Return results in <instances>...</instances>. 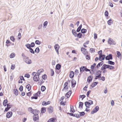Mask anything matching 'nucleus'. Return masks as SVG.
Segmentation results:
<instances>
[{
  "label": "nucleus",
  "instance_id": "obj_1",
  "mask_svg": "<svg viewBox=\"0 0 122 122\" xmlns=\"http://www.w3.org/2000/svg\"><path fill=\"white\" fill-rule=\"evenodd\" d=\"M38 111V113H37V112H36L35 113L33 114L34 115L33 117V119L34 122L39 120V117L38 114L40 113V112L39 110Z\"/></svg>",
  "mask_w": 122,
  "mask_h": 122
},
{
  "label": "nucleus",
  "instance_id": "obj_2",
  "mask_svg": "<svg viewBox=\"0 0 122 122\" xmlns=\"http://www.w3.org/2000/svg\"><path fill=\"white\" fill-rule=\"evenodd\" d=\"M28 111L30 112V113L32 114H34L36 112H37V113H38L39 110L35 109H34L31 107H29L28 109Z\"/></svg>",
  "mask_w": 122,
  "mask_h": 122
},
{
  "label": "nucleus",
  "instance_id": "obj_3",
  "mask_svg": "<svg viewBox=\"0 0 122 122\" xmlns=\"http://www.w3.org/2000/svg\"><path fill=\"white\" fill-rule=\"evenodd\" d=\"M108 44L110 45H115L116 44V42L113 39L109 38L107 41Z\"/></svg>",
  "mask_w": 122,
  "mask_h": 122
},
{
  "label": "nucleus",
  "instance_id": "obj_4",
  "mask_svg": "<svg viewBox=\"0 0 122 122\" xmlns=\"http://www.w3.org/2000/svg\"><path fill=\"white\" fill-rule=\"evenodd\" d=\"M106 56L104 54H99V60L100 61H102L104 60L105 59H106Z\"/></svg>",
  "mask_w": 122,
  "mask_h": 122
},
{
  "label": "nucleus",
  "instance_id": "obj_5",
  "mask_svg": "<svg viewBox=\"0 0 122 122\" xmlns=\"http://www.w3.org/2000/svg\"><path fill=\"white\" fill-rule=\"evenodd\" d=\"M86 107L87 108H90V107L91 105L93 104V102H89L88 101L85 102L84 103Z\"/></svg>",
  "mask_w": 122,
  "mask_h": 122
},
{
  "label": "nucleus",
  "instance_id": "obj_6",
  "mask_svg": "<svg viewBox=\"0 0 122 122\" xmlns=\"http://www.w3.org/2000/svg\"><path fill=\"white\" fill-rule=\"evenodd\" d=\"M67 114H69L70 116L76 117L77 118H79L80 117L79 115L78 114H74L69 112H67Z\"/></svg>",
  "mask_w": 122,
  "mask_h": 122
},
{
  "label": "nucleus",
  "instance_id": "obj_7",
  "mask_svg": "<svg viewBox=\"0 0 122 122\" xmlns=\"http://www.w3.org/2000/svg\"><path fill=\"white\" fill-rule=\"evenodd\" d=\"M24 60L25 62L28 64H31L32 62L31 60L28 57H27L25 58Z\"/></svg>",
  "mask_w": 122,
  "mask_h": 122
},
{
  "label": "nucleus",
  "instance_id": "obj_8",
  "mask_svg": "<svg viewBox=\"0 0 122 122\" xmlns=\"http://www.w3.org/2000/svg\"><path fill=\"white\" fill-rule=\"evenodd\" d=\"M99 110V107L98 106H96L93 110H92L91 112V114H94L96 112Z\"/></svg>",
  "mask_w": 122,
  "mask_h": 122
},
{
  "label": "nucleus",
  "instance_id": "obj_9",
  "mask_svg": "<svg viewBox=\"0 0 122 122\" xmlns=\"http://www.w3.org/2000/svg\"><path fill=\"white\" fill-rule=\"evenodd\" d=\"M35 45V44L34 42H31L30 44H27L25 45V46L26 47H28L29 48H30L31 47H34Z\"/></svg>",
  "mask_w": 122,
  "mask_h": 122
},
{
  "label": "nucleus",
  "instance_id": "obj_10",
  "mask_svg": "<svg viewBox=\"0 0 122 122\" xmlns=\"http://www.w3.org/2000/svg\"><path fill=\"white\" fill-rule=\"evenodd\" d=\"M54 48L58 55L59 54V50L60 48V47L58 44H56L54 46Z\"/></svg>",
  "mask_w": 122,
  "mask_h": 122
},
{
  "label": "nucleus",
  "instance_id": "obj_11",
  "mask_svg": "<svg viewBox=\"0 0 122 122\" xmlns=\"http://www.w3.org/2000/svg\"><path fill=\"white\" fill-rule=\"evenodd\" d=\"M47 110L49 113H51L53 111V108L51 106H50L47 108Z\"/></svg>",
  "mask_w": 122,
  "mask_h": 122
},
{
  "label": "nucleus",
  "instance_id": "obj_12",
  "mask_svg": "<svg viewBox=\"0 0 122 122\" xmlns=\"http://www.w3.org/2000/svg\"><path fill=\"white\" fill-rule=\"evenodd\" d=\"M72 92L71 90H69V91L67 92L65 95V97H67L66 98H69L70 97L72 94Z\"/></svg>",
  "mask_w": 122,
  "mask_h": 122
},
{
  "label": "nucleus",
  "instance_id": "obj_13",
  "mask_svg": "<svg viewBox=\"0 0 122 122\" xmlns=\"http://www.w3.org/2000/svg\"><path fill=\"white\" fill-rule=\"evenodd\" d=\"M13 114L12 112L11 111H9L7 113L6 117L7 118H10L12 116Z\"/></svg>",
  "mask_w": 122,
  "mask_h": 122
},
{
  "label": "nucleus",
  "instance_id": "obj_14",
  "mask_svg": "<svg viewBox=\"0 0 122 122\" xmlns=\"http://www.w3.org/2000/svg\"><path fill=\"white\" fill-rule=\"evenodd\" d=\"M113 59L112 55L111 54H109L108 56H106V60H112Z\"/></svg>",
  "mask_w": 122,
  "mask_h": 122
},
{
  "label": "nucleus",
  "instance_id": "obj_15",
  "mask_svg": "<svg viewBox=\"0 0 122 122\" xmlns=\"http://www.w3.org/2000/svg\"><path fill=\"white\" fill-rule=\"evenodd\" d=\"M46 108L44 107H42L41 110V112L40 113V116H41V115L42 114L46 112Z\"/></svg>",
  "mask_w": 122,
  "mask_h": 122
},
{
  "label": "nucleus",
  "instance_id": "obj_16",
  "mask_svg": "<svg viewBox=\"0 0 122 122\" xmlns=\"http://www.w3.org/2000/svg\"><path fill=\"white\" fill-rule=\"evenodd\" d=\"M51 102L50 101H48L47 102L45 101H43L42 102V105L43 106H46L50 104Z\"/></svg>",
  "mask_w": 122,
  "mask_h": 122
},
{
  "label": "nucleus",
  "instance_id": "obj_17",
  "mask_svg": "<svg viewBox=\"0 0 122 122\" xmlns=\"http://www.w3.org/2000/svg\"><path fill=\"white\" fill-rule=\"evenodd\" d=\"M71 87L72 88H74L76 84V81L72 79L71 81Z\"/></svg>",
  "mask_w": 122,
  "mask_h": 122
},
{
  "label": "nucleus",
  "instance_id": "obj_18",
  "mask_svg": "<svg viewBox=\"0 0 122 122\" xmlns=\"http://www.w3.org/2000/svg\"><path fill=\"white\" fill-rule=\"evenodd\" d=\"M93 79V76H88L87 78V82L89 84L92 82Z\"/></svg>",
  "mask_w": 122,
  "mask_h": 122
},
{
  "label": "nucleus",
  "instance_id": "obj_19",
  "mask_svg": "<svg viewBox=\"0 0 122 122\" xmlns=\"http://www.w3.org/2000/svg\"><path fill=\"white\" fill-rule=\"evenodd\" d=\"M33 79L34 81L35 82H37L39 81L40 80V78L39 76H38V75L34 76L33 78Z\"/></svg>",
  "mask_w": 122,
  "mask_h": 122
},
{
  "label": "nucleus",
  "instance_id": "obj_20",
  "mask_svg": "<svg viewBox=\"0 0 122 122\" xmlns=\"http://www.w3.org/2000/svg\"><path fill=\"white\" fill-rule=\"evenodd\" d=\"M101 62H99L96 66L95 69H98L99 67L101 66H102L103 64V61H101Z\"/></svg>",
  "mask_w": 122,
  "mask_h": 122
},
{
  "label": "nucleus",
  "instance_id": "obj_21",
  "mask_svg": "<svg viewBox=\"0 0 122 122\" xmlns=\"http://www.w3.org/2000/svg\"><path fill=\"white\" fill-rule=\"evenodd\" d=\"M108 65L105 64H103L101 69V70L102 71L103 69H108Z\"/></svg>",
  "mask_w": 122,
  "mask_h": 122
},
{
  "label": "nucleus",
  "instance_id": "obj_22",
  "mask_svg": "<svg viewBox=\"0 0 122 122\" xmlns=\"http://www.w3.org/2000/svg\"><path fill=\"white\" fill-rule=\"evenodd\" d=\"M116 53L117 54V57L121 60L122 59V56L120 51H117L116 52Z\"/></svg>",
  "mask_w": 122,
  "mask_h": 122
},
{
  "label": "nucleus",
  "instance_id": "obj_23",
  "mask_svg": "<svg viewBox=\"0 0 122 122\" xmlns=\"http://www.w3.org/2000/svg\"><path fill=\"white\" fill-rule=\"evenodd\" d=\"M74 72L72 71H70L69 75V77L71 79L73 78L74 77Z\"/></svg>",
  "mask_w": 122,
  "mask_h": 122
},
{
  "label": "nucleus",
  "instance_id": "obj_24",
  "mask_svg": "<svg viewBox=\"0 0 122 122\" xmlns=\"http://www.w3.org/2000/svg\"><path fill=\"white\" fill-rule=\"evenodd\" d=\"M61 67V65L59 63L57 64L56 66L55 69L56 71L60 69Z\"/></svg>",
  "mask_w": 122,
  "mask_h": 122
},
{
  "label": "nucleus",
  "instance_id": "obj_25",
  "mask_svg": "<svg viewBox=\"0 0 122 122\" xmlns=\"http://www.w3.org/2000/svg\"><path fill=\"white\" fill-rule=\"evenodd\" d=\"M102 72L101 70H98L96 71V75L101 77L102 76L101 72Z\"/></svg>",
  "mask_w": 122,
  "mask_h": 122
},
{
  "label": "nucleus",
  "instance_id": "obj_26",
  "mask_svg": "<svg viewBox=\"0 0 122 122\" xmlns=\"http://www.w3.org/2000/svg\"><path fill=\"white\" fill-rule=\"evenodd\" d=\"M8 101L7 99H5L4 100L3 102V105L4 107H6V106L7 105V104H8Z\"/></svg>",
  "mask_w": 122,
  "mask_h": 122
},
{
  "label": "nucleus",
  "instance_id": "obj_27",
  "mask_svg": "<svg viewBox=\"0 0 122 122\" xmlns=\"http://www.w3.org/2000/svg\"><path fill=\"white\" fill-rule=\"evenodd\" d=\"M79 103L78 108L81 109H83L84 103L82 102H79Z\"/></svg>",
  "mask_w": 122,
  "mask_h": 122
},
{
  "label": "nucleus",
  "instance_id": "obj_28",
  "mask_svg": "<svg viewBox=\"0 0 122 122\" xmlns=\"http://www.w3.org/2000/svg\"><path fill=\"white\" fill-rule=\"evenodd\" d=\"M86 50V49L85 48L83 47H82L81 48V51L82 53L84 55H86V54L85 52V50Z\"/></svg>",
  "mask_w": 122,
  "mask_h": 122
},
{
  "label": "nucleus",
  "instance_id": "obj_29",
  "mask_svg": "<svg viewBox=\"0 0 122 122\" xmlns=\"http://www.w3.org/2000/svg\"><path fill=\"white\" fill-rule=\"evenodd\" d=\"M41 94V91L39 90L36 93H34L33 95L34 96H36L38 97H40V95Z\"/></svg>",
  "mask_w": 122,
  "mask_h": 122
},
{
  "label": "nucleus",
  "instance_id": "obj_30",
  "mask_svg": "<svg viewBox=\"0 0 122 122\" xmlns=\"http://www.w3.org/2000/svg\"><path fill=\"white\" fill-rule=\"evenodd\" d=\"M13 91L14 94L15 95L17 96L18 95L19 92L17 88L13 89Z\"/></svg>",
  "mask_w": 122,
  "mask_h": 122
},
{
  "label": "nucleus",
  "instance_id": "obj_31",
  "mask_svg": "<svg viewBox=\"0 0 122 122\" xmlns=\"http://www.w3.org/2000/svg\"><path fill=\"white\" fill-rule=\"evenodd\" d=\"M72 33L73 35L75 37H76V36L77 34V32L74 29H73L72 30Z\"/></svg>",
  "mask_w": 122,
  "mask_h": 122
},
{
  "label": "nucleus",
  "instance_id": "obj_32",
  "mask_svg": "<svg viewBox=\"0 0 122 122\" xmlns=\"http://www.w3.org/2000/svg\"><path fill=\"white\" fill-rule=\"evenodd\" d=\"M68 85V83L67 82H66L65 83L64 85V88L62 90V91H63L64 90L66 89V88L67 87Z\"/></svg>",
  "mask_w": 122,
  "mask_h": 122
},
{
  "label": "nucleus",
  "instance_id": "obj_33",
  "mask_svg": "<svg viewBox=\"0 0 122 122\" xmlns=\"http://www.w3.org/2000/svg\"><path fill=\"white\" fill-rule=\"evenodd\" d=\"M10 40H7L6 41V44L5 45V46H6L7 47H8L10 45Z\"/></svg>",
  "mask_w": 122,
  "mask_h": 122
},
{
  "label": "nucleus",
  "instance_id": "obj_34",
  "mask_svg": "<svg viewBox=\"0 0 122 122\" xmlns=\"http://www.w3.org/2000/svg\"><path fill=\"white\" fill-rule=\"evenodd\" d=\"M107 23L109 25H111L113 23V21L111 19H110L107 21Z\"/></svg>",
  "mask_w": 122,
  "mask_h": 122
},
{
  "label": "nucleus",
  "instance_id": "obj_35",
  "mask_svg": "<svg viewBox=\"0 0 122 122\" xmlns=\"http://www.w3.org/2000/svg\"><path fill=\"white\" fill-rule=\"evenodd\" d=\"M87 31V30L86 29L82 28L81 29V32L82 34H84Z\"/></svg>",
  "mask_w": 122,
  "mask_h": 122
},
{
  "label": "nucleus",
  "instance_id": "obj_36",
  "mask_svg": "<svg viewBox=\"0 0 122 122\" xmlns=\"http://www.w3.org/2000/svg\"><path fill=\"white\" fill-rule=\"evenodd\" d=\"M114 68L115 67L114 66L108 64V69H109L110 70H112L114 69Z\"/></svg>",
  "mask_w": 122,
  "mask_h": 122
},
{
  "label": "nucleus",
  "instance_id": "obj_37",
  "mask_svg": "<svg viewBox=\"0 0 122 122\" xmlns=\"http://www.w3.org/2000/svg\"><path fill=\"white\" fill-rule=\"evenodd\" d=\"M46 88V87L44 86H42L41 87V90L42 92H44L45 91Z\"/></svg>",
  "mask_w": 122,
  "mask_h": 122
},
{
  "label": "nucleus",
  "instance_id": "obj_38",
  "mask_svg": "<svg viewBox=\"0 0 122 122\" xmlns=\"http://www.w3.org/2000/svg\"><path fill=\"white\" fill-rule=\"evenodd\" d=\"M107 63L108 64L111 65H114L115 64V63L114 62L110 60H109Z\"/></svg>",
  "mask_w": 122,
  "mask_h": 122
},
{
  "label": "nucleus",
  "instance_id": "obj_39",
  "mask_svg": "<svg viewBox=\"0 0 122 122\" xmlns=\"http://www.w3.org/2000/svg\"><path fill=\"white\" fill-rule=\"evenodd\" d=\"M48 22L47 21H46L44 22L43 24V27L44 28H46L47 26Z\"/></svg>",
  "mask_w": 122,
  "mask_h": 122
},
{
  "label": "nucleus",
  "instance_id": "obj_40",
  "mask_svg": "<svg viewBox=\"0 0 122 122\" xmlns=\"http://www.w3.org/2000/svg\"><path fill=\"white\" fill-rule=\"evenodd\" d=\"M98 82L97 81L95 82L92 83V87H94L96 85L98 84Z\"/></svg>",
  "mask_w": 122,
  "mask_h": 122
},
{
  "label": "nucleus",
  "instance_id": "obj_41",
  "mask_svg": "<svg viewBox=\"0 0 122 122\" xmlns=\"http://www.w3.org/2000/svg\"><path fill=\"white\" fill-rule=\"evenodd\" d=\"M78 112H79L80 113L79 115L80 117L81 116H84L85 114V113L84 112H79L78 111Z\"/></svg>",
  "mask_w": 122,
  "mask_h": 122
},
{
  "label": "nucleus",
  "instance_id": "obj_42",
  "mask_svg": "<svg viewBox=\"0 0 122 122\" xmlns=\"http://www.w3.org/2000/svg\"><path fill=\"white\" fill-rule=\"evenodd\" d=\"M27 48L29 50V51L31 53L33 54H34L35 53V51H34L33 49L32 48H29L28 47Z\"/></svg>",
  "mask_w": 122,
  "mask_h": 122
},
{
  "label": "nucleus",
  "instance_id": "obj_43",
  "mask_svg": "<svg viewBox=\"0 0 122 122\" xmlns=\"http://www.w3.org/2000/svg\"><path fill=\"white\" fill-rule=\"evenodd\" d=\"M10 39L13 42H15V38L13 36H12L10 37Z\"/></svg>",
  "mask_w": 122,
  "mask_h": 122
},
{
  "label": "nucleus",
  "instance_id": "obj_44",
  "mask_svg": "<svg viewBox=\"0 0 122 122\" xmlns=\"http://www.w3.org/2000/svg\"><path fill=\"white\" fill-rule=\"evenodd\" d=\"M47 76L46 74H44L42 76V78L44 80H45L47 79Z\"/></svg>",
  "mask_w": 122,
  "mask_h": 122
},
{
  "label": "nucleus",
  "instance_id": "obj_45",
  "mask_svg": "<svg viewBox=\"0 0 122 122\" xmlns=\"http://www.w3.org/2000/svg\"><path fill=\"white\" fill-rule=\"evenodd\" d=\"M41 42L39 40H36L35 41V43L38 45H40L41 43Z\"/></svg>",
  "mask_w": 122,
  "mask_h": 122
},
{
  "label": "nucleus",
  "instance_id": "obj_46",
  "mask_svg": "<svg viewBox=\"0 0 122 122\" xmlns=\"http://www.w3.org/2000/svg\"><path fill=\"white\" fill-rule=\"evenodd\" d=\"M15 54L13 52L10 55V58H13L15 56Z\"/></svg>",
  "mask_w": 122,
  "mask_h": 122
},
{
  "label": "nucleus",
  "instance_id": "obj_47",
  "mask_svg": "<svg viewBox=\"0 0 122 122\" xmlns=\"http://www.w3.org/2000/svg\"><path fill=\"white\" fill-rule=\"evenodd\" d=\"M40 51V50L39 47H36L35 50V52L37 53H39Z\"/></svg>",
  "mask_w": 122,
  "mask_h": 122
},
{
  "label": "nucleus",
  "instance_id": "obj_48",
  "mask_svg": "<svg viewBox=\"0 0 122 122\" xmlns=\"http://www.w3.org/2000/svg\"><path fill=\"white\" fill-rule=\"evenodd\" d=\"M44 82V81L42 79L40 81L38 82V83H39V85L40 86Z\"/></svg>",
  "mask_w": 122,
  "mask_h": 122
},
{
  "label": "nucleus",
  "instance_id": "obj_49",
  "mask_svg": "<svg viewBox=\"0 0 122 122\" xmlns=\"http://www.w3.org/2000/svg\"><path fill=\"white\" fill-rule=\"evenodd\" d=\"M86 68V66H83L81 67L80 68V69L82 70V71H85V68Z\"/></svg>",
  "mask_w": 122,
  "mask_h": 122
},
{
  "label": "nucleus",
  "instance_id": "obj_50",
  "mask_svg": "<svg viewBox=\"0 0 122 122\" xmlns=\"http://www.w3.org/2000/svg\"><path fill=\"white\" fill-rule=\"evenodd\" d=\"M14 105L11 104L10 103H8V104H7L6 106L7 107L10 109L11 108V107H13V106Z\"/></svg>",
  "mask_w": 122,
  "mask_h": 122
},
{
  "label": "nucleus",
  "instance_id": "obj_51",
  "mask_svg": "<svg viewBox=\"0 0 122 122\" xmlns=\"http://www.w3.org/2000/svg\"><path fill=\"white\" fill-rule=\"evenodd\" d=\"M79 97V98H82V100H83L86 97V96L85 95L83 94L82 95H80Z\"/></svg>",
  "mask_w": 122,
  "mask_h": 122
},
{
  "label": "nucleus",
  "instance_id": "obj_52",
  "mask_svg": "<svg viewBox=\"0 0 122 122\" xmlns=\"http://www.w3.org/2000/svg\"><path fill=\"white\" fill-rule=\"evenodd\" d=\"M32 91H30V92L27 93H26V95L27 96L29 97H30L32 95Z\"/></svg>",
  "mask_w": 122,
  "mask_h": 122
},
{
  "label": "nucleus",
  "instance_id": "obj_53",
  "mask_svg": "<svg viewBox=\"0 0 122 122\" xmlns=\"http://www.w3.org/2000/svg\"><path fill=\"white\" fill-rule=\"evenodd\" d=\"M96 65V63H94L91 66L90 68L91 69H93L94 68Z\"/></svg>",
  "mask_w": 122,
  "mask_h": 122
},
{
  "label": "nucleus",
  "instance_id": "obj_54",
  "mask_svg": "<svg viewBox=\"0 0 122 122\" xmlns=\"http://www.w3.org/2000/svg\"><path fill=\"white\" fill-rule=\"evenodd\" d=\"M90 51L91 53L94 52H95V49L93 48H91L90 49Z\"/></svg>",
  "mask_w": 122,
  "mask_h": 122
},
{
  "label": "nucleus",
  "instance_id": "obj_55",
  "mask_svg": "<svg viewBox=\"0 0 122 122\" xmlns=\"http://www.w3.org/2000/svg\"><path fill=\"white\" fill-rule=\"evenodd\" d=\"M50 119L52 122H55L56 121V119L55 117L52 118Z\"/></svg>",
  "mask_w": 122,
  "mask_h": 122
},
{
  "label": "nucleus",
  "instance_id": "obj_56",
  "mask_svg": "<svg viewBox=\"0 0 122 122\" xmlns=\"http://www.w3.org/2000/svg\"><path fill=\"white\" fill-rule=\"evenodd\" d=\"M100 79H99V80H102V81H104L105 80V77L104 76H101V77H100Z\"/></svg>",
  "mask_w": 122,
  "mask_h": 122
},
{
  "label": "nucleus",
  "instance_id": "obj_57",
  "mask_svg": "<svg viewBox=\"0 0 122 122\" xmlns=\"http://www.w3.org/2000/svg\"><path fill=\"white\" fill-rule=\"evenodd\" d=\"M86 58L87 60H89L90 59L91 57L89 55H86Z\"/></svg>",
  "mask_w": 122,
  "mask_h": 122
},
{
  "label": "nucleus",
  "instance_id": "obj_58",
  "mask_svg": "<svg viewBox=\"0 0 122 122\" xmlns=\"http://www.w3.org/2000/svg\"><path fill=\"white\" fill-rule=\"evenodd\" d=\"M105 15L106 17H108L109 15V13L108 11L106 10L105 12Z\"/></svg>",
  "mask_w": 122,
  "mask_h": 122
},
{
  "label": "nucleus",
  "instance_id": "obj_59",
  "mask_svg": "<svg viewBox=\"0 0 122 122\" xmlns=\"http://www.w3.org/2000/svg\"><path fill=\"white\" fill-rule=\"evenodd\" d=\"M51 76H53L54 75V71L52 69H51Z\"/></svg>",
  "mask_w": 122,
  "mask_h": 122
},
{
  "label": "nucleus",
  "instance_id": "obj_60",
  "mask_svg": "<svg viewBox=\"0 0 122 122\" xmlns=\"http://www.w3.org/2000/svg\"><path fill=\"white\" fill-rule=\"evenodd\" d=\"M66 102H63L62 101H61L60 102V104L61 105H62L63 106H65L66 105Z\"/></svg>",
  "mask_w": 122,
  "mask_h": 122
},
{
  "label": "nucleus",
  "instance_id": "obj_61",
  "mask_svg": "<svg viewBox=\"0 0 122 122\" xmlns=\"http://www.w3.org/2000/svg\"><path fill=\"white\" fill-rule=\"evenodd\" d=\"M24 77L29 78L30 77V75L28 73H26L25 74Z\"/></svg>",
  "mask_w": 122,
  "mask_h": 122
},
{
  "label": "nucleus",
  "instance_id": "obj_62",
  "mask_svg": "<svg viewBox=\"0 0 122 122\" xmlns=\"http://www.w3.org/2000/svg\"><path fill=\"white\" fill-rule=\"evenodd\" d=\"M81 34V32H79L78 33H77L76 36V37H77L78 38H80Z\"/></svg>",
  "mask_w": 122,
  "mask_h": 122
},
{
  "label": "nucleus",
  "instance_id": "obj_63",
  "mask_svg": "<svg viewBox=\"0 0 122 122\" xmlns=\"http://www.w3.org/2000/svg\"><path fill=\"white\" fill-rule=\"evenodd\" d=\"M88 84H87L85 87H84L83 89V90L86 91H87V88H88Z\"/></svg>",
  "mask_w": 122,
  "mask_h": 122
},
{
  "label": "nucleus",
  "instance_id": "obj_64",
  "mask_svg": "<svg viewBox=\"0 0 122 122\" xmlns=\"http://www.w3.org/2000/svg\"><path fill=\"white\" fill-rule=\"evenodd\" d=\"M19 90L20 92H22L23 89V87L22 85H21L19 88Z\"/></svg>",
  "mask_w": 122,
  "mask_h": 122
}]
</instances>
